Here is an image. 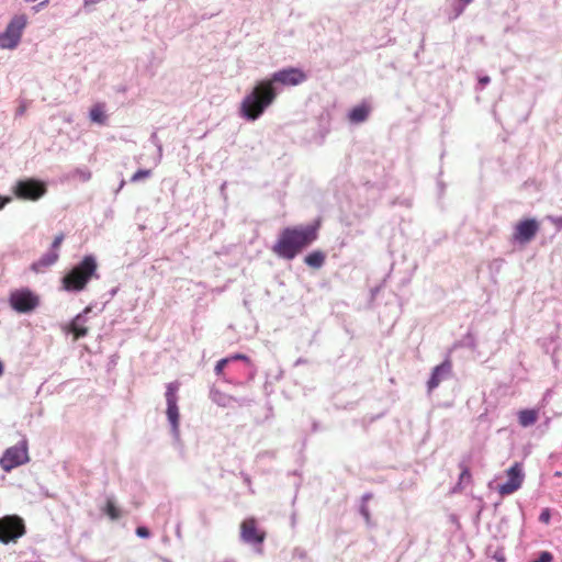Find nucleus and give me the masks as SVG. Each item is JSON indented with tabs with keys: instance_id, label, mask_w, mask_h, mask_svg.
<instances>
[{
	"instance_id": "2",
	"label": "nucleus",
	"mask_w": 562,
	"mask_h": 562,
	"mask_svg": "<svg viewBox=\"0 0 562 562\" xmlns=\"http://www.w3.org/2000/svg\"><path fill=\"white\" fill-rule=\"evenodd\" d=\"M319 224L289 226L281 231L272 251L285 260L294 259L318 238Z\"/></svg>"
},
{
	"instance_id": "10",
	"label": "nucleus",
	"mask_w": 562,
	"mask_h": 562,
	"mask_svg": "<svg viewBox=\"0 0 562 562\" xmlns=\"http://www.w3.org/2000/svg\"><path fill=\"white\" fill-rule=\"evenodd\" d=\"M539 224L533 218L520 221L515 226L514 239L520 244L529 243L538 233Z\"/></svg>"
},
{
	"instance_id": "32",
	"label": "nucleus",
	"mask_w": 562,
	"mask_h": 562,
	"mask_svg": "<svg viewBox=\"0 0 562 562\" xmlns=\"http://www.w3.org/2000/svg\"><path fill=\"white\" fill-rule=\"evenodd\" d=\"M97 0H85L86 4L94 3Z\"/></svg>"
},
{
	"instance_id": "28",
	"label": "nucleus",
	"mask_w": 562,
	"mask_h": 562,
	"mask_svg": "<svg viewBox=\"0 0 562 562\" xmlns=\"http://www.w3.org/2000/svg\"><path fill=\"white\" fill-rule=\"evenodd\" d=\"M227 359H229V361H234V360H248L247 356L245 355H241V353H236V355H233L231 357H228Z\"/></svg>"
},
{
	"instance_id": "6",
	"label": "nucleus",
	"mask_w": 562,
	"mask_h": 562,
	"mask_svg": "<svg viewBox=\"0 0 562 562\" xmlns=\"http://www.w3.org/2000/svg\"><path fill=\"white\" fill-rule=\"evenodd\" d=\"M25 533L23 519L18 516L0 518V541L9 543L15 541Z\"/></svg>"
},
{
	"instance_id": "1",
	"label": "nucleus",
	"mask_w": 562,
	"mask_h": 562,
	"mask_svg": "<svg viewBox=\"0 0 562 562\" xmlns=\"http://www.w3.org/2000/svg\"><path fill=\"white\" fill-rule=\"evenodd\" d=\"M306 75L299 68L276 71L270 79L259 81L240 103V114L248 121L259 119L277 98L274 83L297 86L305 81Z\"/></svg>"
},
{
	"instance_id": "14",
	"label": "nucleus",
	"mask_w": 562,
	"mask_h": 562,
	"mask_svg": "<svg viewBox=\"0 0 562 562\" xmlns=\"http://www.w3.org/2000/svg\"><path fill=\"white\" fill-rule=\"evenodd\" d=\"M63 240H64V234H59L55 237V239L52 244L53 251H50L49 254H47L40 260L41 265L50 266L57 261V259L59 257L57 254V249L60 247Z\"/></svg>"
},
{
	"instance_id": "15",
	"label": "nucleus",
	"mask_w": 562,
	"mask_h": 562,
	"mask_svg": "<svg viewBox=\"0 0 562 562\" xmlns=\"http://www.w3.org/2000/svg\"><path fill=\"white\" fill-rule=\"evenodd\" d=\"M69 330L74 334L75 339L87 336L88 327L82 315H77L69 325Z\"/></svg>"
},
{
	"instance_id": "27",
	"label": "nucleus",
	"mask_w": 562,
	"mask_h": 562,
	"mask_svg": "<svg viewBox=\"0 0 562 562\" xmlns=\"http://www.w3.org/2000/svg\"><path fill=\"white\" fill-rule=\"evenodd\" d=\"M136 533L142 538H148L150 535L149 530L146 527H138L136 529Z\"/></svg>"
},
{
	"instance_id": "19",
	"label": "nucleus",
	"mask_w": 562,
	"mask_h": 562,
	"mask_svg": "<svg viewBox=\"0 0 562 562\" xmlns=\"http://www.w3.org/2000/svg\"><path fill=\"white\" fill-rule=\"evenodd\" d=\"M459 469L461 473L459 476L458 486L463 488L472 483V474L469 464L465 462H460Z\"/></svg>"
},
{
	"instance_id": "8",
	"label": "nucleus",
	"mask_w": 562,
	"mask_h": 562,
	"mask_svg": "<svg viewBox=\"0 0 562 562\" xmlns=\"http://www.w3.org/2000/svg\"><path fill=\"white\" fill-rule=\"evenodd\" d=\"M507 482L498 485L497 491L499 495H510L518 491L524 482L525 473L522 469V464L519 462H515L507 471Z\"/></svg>"
},
{
	"instance_id": "18",
	"label": "nucleus",
	"mask_w": 562,
	"mask_h": 562,
	"mask_svg": "<svg viewBox=\"0 0 562 562\" xmlns=\"http://www.w3.org/2000/svg\"><path fill=\"white\" fill-rule=\"evenodd\" d=\"M103 103H97L94 104L90 110V120L94 123H98L100 125L105 124L106 122V114Z\"/></svg>"
},
{
	"instance_id": "22",
	"label": "nucleus",
	"mask_w": 562,
	"mask_h": 562,
	"mask_svg": "<svg viewBox=\"0 0 562 562\" xmlns=\"http://www.w3.org/2000/svg\"><path fill=\"white\" fill-rule=\"evenodd\" d=\"M177 392H178V385L177 384L169 383L167 385V391H166L167 404H177Z\"/></svg>"
},
{
	"instance_id": "9",
	"label": "nucleus",
	"mask_w": 562,
	"mask_h": 562,
	"mask_svg": "<svg viewBox=\"0 0 562 562\" xmlns=\"http://www.w3.org/2000/svg\"><path fill=\"white\" fill-rule=\"evenodd\" d=\"M240 538L246 543L262 544L266 532L258 528L257 520L254 517H249L240 524Z\"/></svg>"
},
{
	"instance_id": "21",
	"label": "nucleus",
	"mask_w": 562,
	"mask_h": 562,
	"mask_svg": "<svg viewBox=\"0 0 562 562\" xmlns=\"http://www.w3.org/2000/svg\"><path fill=\"white\" fill-rule=\"evenodd\" d=\"M167 416L173 429H177L179 424V409L177 404H167Z\"/></svg>"
},
{
	"instance_id": "23",
	"label": "nucleus",
	"mask_w": 562,
	"mask_h": 562,
	"mask_svg": "<svg viewBox=\"0 0 562 562\" xmlns=\"http://www.w3.org/2000/svg\"><path fill=\"white\" fill-rule=\"evenodd\" d=\"M20 37H0V48H14Z\"/></svg>"
},
{
	"instance_id": "13",
	"label": "nucleus",
	"mask_w": 562,
	"mask_h": 562,
	"mask_svg": "<svg viewBox=\"0 0 562 562\" xmlns=\"http://www.w3.org/2000/svg\"><path fill=\"white\" fill-rule=\"evenodd\" d=\"M26 24L27 18L24 14L15 15L7 26L3 35H21Z\"/></svg>"
},
{
	"instance_id": "3",
	"label": "nucleus",
	"mask_w": 562,
	"mask_h": 562,
	"mask_svg": "<svg viewBox=\"0 0 562 562\" xmlns=\"http://www.w3.org/2000/svg\"><path fill=\"white\" fill-rule=\"evenodd\" d=\"M91 279H99L98 263L93 256H85L83 259L72 267L61 280L63 288L70 292H80L86 289Z\"/></svg>"
},
{
	"instance_id": "26",
	"label": "nucleus",
	"mask_w": 562,
	"mask_h": 562,
	"mask_svg": "<svg viewBox=\"0 0 562 562\" xmlns=\"http://www.w3.org/2000/svg\"><path fill=\"white\" fill-rule=\"evenodd\" d=\"M550 518H551V514L548 508L543 509L539 516V520L543 524H549Z\"/></svg>"
},
{
	"instance_id": "12",
	"label": "nucleus",
	"mask_w": 562,
	"mask_h": 562,
	"mask_svg": "<svg viewBox=\"0 0 562 562\" xmlns=\"http://www.w3.org/2000/svg\"><path fill=\"white\" fill-rule=\"evenodd\" d=\"M370 112L371 105L368 102H361L349 111L348 120L352 124H360L368 120Z\"/></svg>"
},
{
	"instance_id": "17",
	"label": "nucleus",
	"mask_w": 562,
	"mask_h": 562,
	"mask_svg": "<svg viewBox=\"0 0 562 562\" xmlns=\"http://www.w3.org/2000/svg\"><path fill=\"white\" fill-rule=\"evenodd\" d=\"M539 417L537 409H522L518 413V422L522 427L533 425Z\"/></svg>"
},
{
	"instance_id": "4",
	"label": "nucleus",
	"mask_w": 562,
	"mask_h": 562,
	"mask_svg": "<svg viewBox=\"0 0 562 562\" xmlns=\"http://www.w3.org/2000/svg\"><path fill=\"white\" fill-rule=\"evenodd\" d=\"M30 461L29 442L25 438L16 445L4 450L0 458V467L3 471L10 472L13 469L23 465Z\"/></svg>"
},
{
	"instance_id": "7",
	"label": "nucleus",
	"mask_w": 562,
	"mask_h": 562,
	"mask_svg": "<svg viewBox=\"0 0 562 562\" xmlns=\"http://www.w3.org/2000/svg\"><path fill=\"white\" fill-rule=\"evenodd\" d=\"M38 303V296L27 289L18 290L10 295V304L19 313H29L35 310Z\"/></svg>"
},
{
	"instance_id": "20",
	"label": "nucleus",
	"mask_w": 562,
	"mask_h": 562,
	"mask_svg": "<svg viewBox=\"0 0 562 562\" xmlns=\"http://www.w3.org/2000/svg\"><path fill=\"white\" fill-rule=\"evenodd\" d=\"M103 512L106 516H109L112 520H116L121 517V512L115 505V502L112 498H109L105 503Z\"/></svg>"
},
{
	"instance_id": "29",
	"label": "nucleus",
	"mask_w": 562,
	"mask_h": 562,
	"mask_svg": "<svg viewBox=\"0 0 562 562\" xmlns=\"http://www.w3.org/2000/svg\"><path fill=\"white\" fill-rule=\"evenodd\" d=\"M11 201H12V199L10 196L0 195V210H2Z\"/></svg>"
},
{
	"instance_id": "16",
	"label": "nucleus",
	"mask_w": 562,
	"mask_h": 562,
	"mask_svg": "<svg viewBox=\"0 0 562 562\" xmlns=\"http://www.w3.org/2000/svg\"><path fill=\"white\" fill-rule=\"evenodd\" d=\"M325 260L326 254L322 250H314L304 258V262L313 269L322 268L325 263Z\"/></svg>"
},
{
	"instance_id": "30",
	"label": "nucleus",
	"mask_w": 562,
	"mask_h": 562,
	"mask_svg": "<svg viewBox=\"0 0 562 562\" xmlns=\"http://www.w3.org/2000/svg\"><path fill=\"white\" fill-rule=\"evenodd\" d=\"M479 82L482 85V86H485L490 82V77H482L480 78Z\"/></svg>"
},
{
	"instance_id": "11",
	"label": "nucleus",
	"mask_w": 562,
	"mask_h": 562,
	"mask_svg": "<svg viewBox=\"0 0 562 562\" xmlns=\"http://www.w3.org/2000/svg\"><path fill=\"white\" fill-rule=\"evenodd\" d=\"M451 371V362L449 360H446L441 364L434 368L430 379L428 380V390L432 391L436 389L441 380L442 376L448 375Z\"/></svg>"
},
{
	"instance_id": "31",
	"label": "nucleus",
	"mask_w": 562,
	"mask_h": 562,
	"mask_svg": "<svg viewBox=\"0 0 562 562\" xmlns=\"http://www.w3.org/2000/svg\"><path fill=\"white\" fill-rule=\"evenodd\" d=\"M463 4H469L472 0H460Z\"/></svg>"
},
{
	"instance_id": "24",
	"label": "nucleus",
	"mask_w": 562,
	"mask_h": 562,
	"mask_svg": "<svg viewBox=\"0 0 562 562\" xmlns=\"http://www.w3.org/2000/svg\"><path fill=\"white\" fill-rule=\"evenodd\" d=\"M150 173H151V171L148 169H140L132 176L131 181L137 182L142 179L148 178L150 176Z\"/></svg>"
},
{
	"instance_id": "5",
	"label": "nucleus",
	"mask_w": 562,
	"mask_h": 562,
	"mask_svg": "<svg viewBox=\"0 0 562 562\" xmlns=\"http://www.w3.org/2000/svg\"><path fill=\"white\" fill-rule=\"evenodd\" d=\"M14 195L20 200L37 201L47 192L46 184L36 179L19 180L13 189Z\"/></svg>"
},
{
	"instance_id": "25",
	"label": "nucleus",
	"mask_w": 562,
	"mask_h": 562,
	"mask_svg": "<svg viewBox=\"0 0 562 562\" xmlns=\"http://www.w3.org/2000/svg\"><path fill=\"white\" fill-rule=\"evenodd\" d=\"M228 362H229V359H227V358H223V359L218 360L214 368L215 373L217 375L223 374V371Z\"/></svg>"
}]
</instances>
